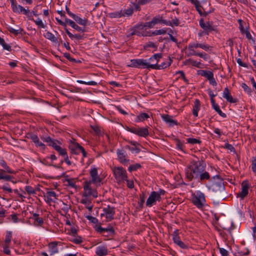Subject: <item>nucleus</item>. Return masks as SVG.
<instances>
[{
  "label": "nucleus",
  "instance_id": "1",
  "mask_svg": "<svg viewBox=\"0 0 256 256\" xmlns=\"http://www.w3.org/2000/svg\"><path fill=\"white\" fill-rule=\"evenodd\" d=\"M206 166V163L202 160H192L186 170V178L189 180L197 179L200 172H204Z\"/></svg>",
  "mask_w": 256,
  "mask_h": 256
},
{
  "label": "nucleus",
  "instance_id": "2",
  "mask_svg": "<svg viewBox=\"0 0 256 256\" xmlns=\"http://www.w3.org/2000/svg\"><path fill=\"white\" fill-rule=\"evenodd\" d=\"M212 179L214 180L212 182L210 186L208 187L209 190L212 191L214 195L224 198L225 188L222 179L218 175L214 176Z\"/></svg>",
  "mask_w": 256,
  "mask_h": 256
},
{
  "label": "nucleus",
  "instance_id": "3",
  "mask_svg": "<svg viewBox=\"0 0 256 256\" xmlns=\"http://www.w3.org/2000/svg\"><path fill=\"white\" fill-rule=\"evenodd\" d=\"M0 165L4 169H0V180H3L6 181H10L13 184H16V181L14 180V178L10 175L6 174V172L9 174H16V172L12 170L6 164L4 160H0Z\"/></svg>",
  "mask_w": 256,
  "mask_h": 256
},
{
  "label": "nucleus",
  "instance_id": "4",
  "mask_svg": "<svg viewBox=\"0 0 256 256\" xmlns=\"http://www.w3.org/2000/svg\"><path fill=\"white\" fill-rule=\"evenodd\" d=\"M40 6V5L38 4L36 5L34 8L33 10L30 12L28 8L26 9L20 5L16 4L12 8V10L14 13H18L19 14H23L26 16L28 18H30L32 16V14L34 16H38V8Z\"/></svg>",
  "mask_w": 256,
  "mask_h": 256
},
{
  "label": "nucleus",
  "instance_id": "5",
  "mask_svg": "<svg viewBox=\"0 0 256 256\" xmlns=\"http://www.w3.org/2000/svg\"><path fill=\"white\" fill-rule=\"evenodd\" d=\"M192 204L198 208H202L204 206L206 202L204 194L200 192H198L196 194L192 195Z\"/></svg>",
  "mask_w": 256,
  "mask_h": 256
},
{
  "label": "nucleus",
  "instance_id": "6",
  "mask_svg": "<svg viewBox=\"0 0 256 256\" xmlns=\"http://www.w3.org/2000/svg\"><path fill=\"white\" fill-rule=\"evenodd\" d=\"M112 172L115 178L119 181L126 180L127 174L126 170L122 167H114Z\"/></svg>",
  "mask_w": 256,
  "mask_h": 256
},
{
  "label": "nucleus",
  "instance_id": "7",
  "mask_svg": "<svg viewBox=\"0 0 256 256\" xmlns=\"http://www.w3.org/2000/svg\"><path fill=\"white\" fill-rule=\"evenodd\" d=\"M95 230L98 232L106 237L112 236L115 234L114 228L110 226L106 228H103L100 225H96Z\"/></svg>",
  "mask_w": 256,
  "mask_h": 256
},
{
  "label": "nucleus",
  "instance_id": "8",
  "mask_svg": "<svg viewBox=\"0 0 256 256\" xmlns=\"http://www.w3.org/2000/svg\"><path fill=\"white\" fill-rule=\"evenodd\" d=\"M126 130L140 136L146 138L149 134L148 128L126 127Z\"/></svg>",
  "mask_w": 256,
  "mask_h": 256
},
{
  "label": "nucleus",
  "instance_id": "9",
  "mask_svg": "<svg viewBox=\"0 0 256 256\" xmlns=\"http://www.w3.org/2000/svg\"><path fill=\"white\" fill-rule=\"evenodd\" d=\"M91 177V180L86 181L90 184H94L96 186H100V183L102 182V179L98 175V170L96 168H92L90 172Z\"/></svg>",
  "mask_w": 256,
  "mask_h": 256
},
{
  "label": "nucleus",
  "instance_id": "10",
  "mask_svg": "<svg viewBox=\"0 0 256 256\" xmlns=\"http://www.w3.org/2000/svg\"><path fill=\"white\" fill-rule=\"evenodd\" d=\"M148 66H150V64L146 62V60L143 59L132 60L130 64L128 65V66L134 68H150Z\"/></svg>",
  "mask_w": 256,
  "mask_h": 256
},
{
  "label": "nucleus",
  "instance_id": "11",
  "mask_svg": "<svg viewBox=\"0 0 256 256\" xmlns=\"http://www.w3.org/2000/svg\"><path fill=\"white\" fill-rule=\"evenodd\" d=\"M104 213L101 214V216H106V222H110L114 220L115 214V208L108 205L103 208Z\"/></svg>",
  "mask_w": 256,
  "mask_h": 256
},
{
  "label": "nucleus",
  "instance_id": "12",
  "mask_svg": "<svg viewBox=\"0 0 256 256\" xmlns=\"http://www.w3.org/2000/svg\"><path fill=\"white\" fill-rule=\"evenodd\" d=\"M92 184L84 182V196H92L94 198H97L98 193L95 189H92L90 186Z\"/></svg>",
  "mask_w": 256,
  "mask_h": 256
},
{
  "label": "nucleus",
  "instance_id": "13",
  "mask_svg": "<svg viewBox=\"0 0 256 256\" xmlns=\"http://www.w3.org/2000/svg\"><path fill=\"white\" fill-rule=\"evenodd\" d=\"M161 200V196H159L157 192L152 191L146 201V205L148 207H151L156 204V201L160 202Z\"/></svg>",
  "mask_w": 256,
  "mask_h": 256
},
{
  "label": "nucleus",
  "instance_id": "14",
  "mask_svg": "<svg viewBox=\"0 0 256 256\" xmlns=\"http://www.w3.org/2000/svg\"><path fill=\"white\" fill-rule=\"evenodd\" d=\"M249 188L248 181H243L242 183V191L237 194V196L243 200L248 194Z\"/></svg>",
  "mask_w": 256,
  "mask_h": 256
},
{
  "label": "nucleus",
  "instance_id": "15",
  "mask_svg": "<svg viewBox=\"0 0 256 256\" xmlns=\"http://www.w3.org/2000/svg\"><path fill=\"white\" fill-rule=\"evenodd\" d=\"M172 236L174 243L178 246L180 248L183 249H186L188 248V246L184 244V242L180 240V238L178 236V230H176L174 231L172 234Z\"/></svg>",
  "mask_w": 256,
  "mask_h": 256
},
{
  "label": "nucleus",
  "instance_id": "16",
  "mask_svg": "<svg viewBox=\"0 0 256 256\" xmlns=\"http://www.w3.org/2000/svg\"><path fill=\"white\" fill-rule=\"evenodd\" d=\"M169 61L162 62L160 64H158V61L157 60L155 64H150V66H148L150 67V68L154 69V70H160L165 68L168 66H169L172 62V60L171 58L168 57Z\"/></svg>",
  "mask_w": 256,
  "mask_h": 256
},
{
  "label": "nucleus",
  "instance_id": "17",
  "mask_svg": "<svg viewBox=\"0 0 256 256\" xmlns=\"http://www.w3.org/2000/svg\"><path fill=\"white\" fill-rule=\"evenodd\" d=\"M42 138L44 142H47L49 146L52 147L55 150H56V147L60 146L57 145V144H61L59 141L52 139L50 136L44 137Z\"/></svg>",
  "mask_w": 256,
  "mask_h": 256
},
{
  "label": "nucleus",
  "instance_id": "18",
  "mask_svg": "<svg viewBox=\"0 0 256 256\" xmlns=\"http://www.w3.org/2000/svg\"><path fill=\"white\" fill-rule=\"evenodd\" d=\"M28 138H30L34 143L36 146L41 147L44 150L45 149L46 146L42 142L40 141L37 135L32 133H30L28 134Z\"/></svg>",
  "mask_w": 256,
  "mask_h": 256
},
{
  "label": "nucleus",
  "instance_id": "19",
  "mask_svg": "<svg viewBox=\"0 0 256 256\" xmlns=\"http://www.w3.org/2000/svg\"><path fill=\"white\" fill-rule=\"evenodd\" d=\"M223 97L225 98L226 100L231 103H236L238 100L236 98H233L231 96L228 88L226 87L224 88L223 92Z\"/></svg>",
  "mask_w": 256,
  "mask_h": 256
},
{
  "label": "nucleus",
  "instance_id": "20",
  "mask_svg": "<svg viewBox=\"0 0 256 256\" xmlns=\"http://www.w3.org/2000/svg\"><path fill=\"white\" fill-rule=\"evenodd\" d=\"M172 116L168 114H162V118L166 123L168 124L170 126L178 125V122L172 119Z\"/></svg>",
  "mask_w": 256,
  "mask_h": 256
},
{
  "label": "nucleus",
  "instance_id": "21",
  "mask_svg": "<svg viewBox=\"0 0 256 256\" xmlns=\"http://www.w3.org/2000/svg\"><path fill=\"white\" fill-rule=\"evenodd\" d=\"M58 242H52L48 244V247L50 255L54 254L58 252Z\"/></svg>",
  "mask_w": 256,
  "mask_h": 256
},
{
  "label": "nucleus",
  "instance_id": "22",
  "mask_svg": "<svg viewBox=\"0 0 256 256\" xmlns=\"http://www.w3.org/2000/svg\"><path fill=\"white\" fill-rule=\"evenodd\" d=\"M200 25L204 30L208 32L214 30L212 26H210L208 22L204 23L202 18L200 19Z\"/></svg>",
  "mask_w": 256,
  "mask_h": 256
},
{
  "label": "nucleus",
  "instance_id": "23",
  "mask_svg": "<svg viewBox=\"0 0 256 256\" xmlns=\"http://www.w3.org/2000/svg\"><path fill=\"white\" fill-rule=\"evenodd\" d=\"M66 22L67 24H68L73 28L75 29L78 32H84L86 31L85 28H82L79 26L74 21H72L70 19L66 18Z\"/></svg>",
  "mask_w": 256,
  "mask_h": 256
},
{
  "label": "nucleus",
  "instance_id": "24",
  "mask_svg": "<svg viewBox=\"0 0 256 256\" xmlns=\"http://www.w3.org/2000/svg\"><path fill=\"white\" fill-rule=\"evenodd\" d=\"M210 46L208 44H188V48H201L205 50H208Z\"/></svg>",
  "mask_w": 256,
  "mask_h": 256
},
{
  "label": "nucleus",
  "instance_id": "25",
  "mask_svg": "<svg viewBox=\"0 0 256 256\" xmlns=\"http://www.w3.org/2000/svg\"><path fill=\"white\" fill-rule=\"evenodd\" d=\"M200 102L199 100L196 99L194 102V106L192 108V114L196 117L198 116V112L200 109Z\"/></svg>",
  "mask_w": 256,
  "mask_h": 256
},
{
  "label": "nucleus",
  "instance_id": "26",
  "mask_svg": "<svg viewBox=\"0 0 256 256\" xmlns=\"http://www.w3.org/2000/svg\"><path fill=\"white\" fill-rule=\"evenodd\" d=\"M96 253L98 256H104L108 254V249L106 246H98Z\"/></svg>",
  "mask_w": 256,
  "mask_h": 256
},
{
  "label": "nucleus",
  "instance_id": "27",
  "mask_svg": "<svg viewBox=\"0 0 256 256\" xmlns=\"http://www.w3.org/2000/svg\"><path fill=\"white\" fill-rule=\"evenodd\" d=\"M78 146H82L78 143L74 142L72 145L70 146L69 148L72 154H78L80 152V149L78 148Z\"/></svg>",
  "mask_w": 256,
  "mask_h": 256
},
{
  "label": "nucleus",
  "instance_id": "28",
  "mask_svg": "<svg viewBox=\"0 0 256 256\" xmlns=\"http://www.w3.org/2000/svg\"><path fill=\"white\" fill-rule=\"evenodd\" d=\"M117 154L120 162L122 164L128 162L129 160L126 158V154L122 150H118Z\"/></svg>",
  "mask_w": 256,
  "mask_h": 256
},
{
  "label": "nucleus",
  "instance_id": "29",
  "mask_svg": "<svg viewBox=\"0 0 256 256\" xmlns=\"http://www.w3.org/2000/svg\"><path fill=\"white\" fill-rule=\"evenodd\" d=\"M199 74H200L202 76H204L208 80L210 79L212 77L214 76V74L212 72L206 70H201L199 71Z\"/></svg>",
  "mask_w": 256,
  "mask_h": 256
},
{
  "label": "nucleus",
  "instance_id": "30",
  "mask_svg": "<svg viewBox=\"0 0 256 256\" xmlns=\"http://www.w3.org/2000/svg\"><path fill=\"white\" fill-rule=\"evenodd\" d=\"M210 176L209 173L204 170V172L200 173L198 178L200 179V182H204L206 180H210Z\"/></svg>",
  "mask_w": 256,
  "mask_h": 256
},
{
  "label": "nucleus",
  "instance_id": "31",
  "mask_svg": "<svg viewBox=\"0 0 256 256\" xmlns=\"http://www.w3.org/2000/svg\"><path fill=\"white\" fill-rule=\"evenodd\" d=\"M72 18L80 25L85 26L88 24V21L86 18L82 19L76 14Z\"/></svg>",
  "mask_w": 256,
  "mask_h": 256
},
{
  "label": "nucleus",
  "instance_id": "32",
  "mask_svg": "<svg viewBox=\"0 0 256 256\" xmlns=\"http://www.w3.org/2000/svg\"><path fill=\"white\" fill-rule=\"evenodd\" d=\"M184 64L185 65H192V66H196V68H200V62H198L196 60H193L192 59L190 58L188 60H186L184 62Z\"/></svg>",
  "mask_w": 256,
  "mask_h": 256
},
{
  "label": "nucleus",
  "instance_id": "33",
  "mask_svg": "<svg viewBox=\"0 0 256 256\" xmlns=\"http://www.w3.org/2000/svg\"><path fill=\"white\" fill-rule=\"evenodd\" d=\"M8 30L10 33L14 34V36H17L19 34H25V32H24V29L22 28H20L18 30H16L12 28H8Z\"/></svg>",
  "mask_w": 256,
  "mask_h": 256
},
{
  "label": "nucleus",
  "instance_id": "34",
  "mask_svg": "<svg viewBox=\"0 0 256 256\" xmlns=\"http://www.w3.org/2000/svg\"><path fill=\"white\" fill-rule=\"evenodd\" d=\"M196 10L198 12V14L203 16H206L210 12H206L204 11V12L202 11V7L198 4H196L195 5Z\"/></svg>",
  "mask_w": 256,
  "mask_h": 256
},
{
  "label": "nucleus",
  "instance_id": "35",
  "mask_svg": "<svg viewBox=\"0 0 256 256\" xmlns=\"http://www.w3.org/2000/svg\"><path fill=\"white\" fill-rule=\"evenodd\" d=\"M44 36L50 40H51L52 42H58V38H56L52 32H46Z\"/></svg>",
  "mask_w": 256,
  "mask_h": 256
},
{
  "label": "nucleus",
  "instance_id": "36",
  "mask_svg": "<svg viewBox=\"0 0 256 256\" xmlns=\"http://www.w3.org/2000/svg\"><path fill=\"white\" fill-rule=\"evenodd\" d=\"M149 118L150 116L147 113L142 112L137 116L136 122H143Z\"/></svg>",
  "mask_w": 256,
  "mask_h": 256
},
{
  "label": "nucleus",
  "instance_id": "37",
  "mask_svg": "<svg viewBox=\"0 0 256 256\" xmlns=\"http://www.w3.org/2000/svg\"><path fill=\"white\" fill-rule=\"evenodd\" d=\"M139 30H142V27L141 28H137V26H136L132 30V32L130 34L131 36H133L134 34H136L138 36H146V34H142L140 31Z\"/></svg>",
  "mask_w": 256,
  "mask_h": 256
},
{
  "label": "nucleus",
  "instance_id": "38",
  "mask_svg": "<svg viewBox=\"0 0 256 256\" xmlns=\"http://www.w3.org/2000/svg\"><path fill=\"white\" fill-rule=\"evenodd\" d=\"M12 238V232L8 231L6 233V239L4 240V244L6 245H10L11 240Z\"/></svg>",
  "mask_w": 256,
  "mask_h": 256
},
{
  "label": "nucleus",
  "instance_id": "39",
  "mask_svg": "<svg viewBox=\"0 0 256 256\" xmlns=\"http://www.w3.org/2000/svg\"><path fill=\"white\" fill-rule=\"evenodd\" d=\"M134 12V9L132 8H130L126 10H122V16H131Z\"/></svg>",
  "mask_w": 256,
  "mask_h": 256
},
{
  "label": "nucleus",
  "instance_id": "40",
  "mask_svg": "<svg viewBox=\"0 0 256 256\" xmlns=\"http://www.w3.org/2000/svg\"><path fill=\"white\" fill-rule=\"evenodd\" d=\"M109 16L111 18H119L122 16V10L119 12H113L109 14Z\"/></svg>",
  "mask_w": 256,
  "mask_h": 256
},
{
  "label": "nucleus",
  "instance_id": "41",
  "mask_svg": "<svg viewBox=\"0 0 256 256\" xmlns=\"http://www.w3.org/2000/svg\"><path fill=\"white\" fill-rule=\"evenodd\" d=\"M141 27H142V30L144 28H146V27H148V28H152L154 27V25L151 20L150 22H145L144 24L137 25V28H141Z\"/></svg>",
  "mask_w": 256,
  "mask_h": 256
},
{
  "label": "nucleus",
  "instance_id": "42",
  "mask_svg": "<svg viewBox=\"0 0 256 256\" xmlns=\"http://www.w3.org/2000/svg\"><path fill=\"white\" fill-rule=\"evenodd\" d=\"M141 165L140 164H134L130 165L128 168V170L131 172L132 171L136 170L138 169L141 168Z\"/></svg>",
  "mask_w": 256,
  "mask_h": 256
},
{
  "label": "nucleus",
  "instance_id": "43",
  "mask_svg": "<svg viewBox=\"0 0 256 256\" xmlns=\"http://www.w3.org/2000/svg\"><path fill=\"white\" fill-rule=\"evenodd\" d=\"M186 141L188 143L192 144H200L202 142L200 140L195 138H188L186 139Z\"/></svg>",
  "mask_w": 256,
  "mask_h": 256
},
{
  "label": "nucleus",
  "instance_id": "44",
  "mask_svg": "<svg viewBox=\"0 0 256 256\" xmlns=\"http://www.w3.org/2000/svg\"><path fill=\"white\" fill-rule=\"evenodd\" d=\"M242 87L243 88L244 90L246 92L249 96L252 95V90L250 88H249L246 84L245 83H242Z\"/></svg>",
  "mask_w": 256,
  "mask_h": 256
},
{
  "label": "nucleus",
  "instance_id": "45",
  "mask_svg": "<svg viewBox=\"0 0 256 256\" xmlns=\"http://www.w3.org/2000/svg\"><path fill=\"white\" fill-rule=\"evenodd\" d=\"M34 224L36 226H41L44 224L43 219L42 218L38 217L34 220Z\"/></svg>",
  "mask_w": 256,
  "mask_h": 256
},
{
  "label": "nucleus",
  "instance_id": "46",
  "mask_svg": "<svg viewBox=\"0 0 256 256\" xmlns=\"http://www.w3.org/2000/svg\"><path fill=\"white\" fill-rule=\"evenodd\" d=\"M59 154L60 155L64 156L67 154L66 150L65 148H62L60 146L59 147H56V150Z\"/></svg>",
  "mask_w": 256,
  "mask_h": 256
},
{
  "label": "nucleus",
  "instance_id": "47",
  "mask_svg": "<svg viewBox=\"0 0 256 256\" xmlns=\"http://www.w3.org/2000/svg\"><path fill=\"white\" fill-rule=\"evenodd\" d=\"M140 201L138 202V205L140 207L142 208L145 202V194L144 192L140 194Z\"/></svg>",
  "mask_w": 256,
  "mask_h": 256
},
{
  "label": "nucleus",
  "instance_id": "48",
  "mask_svg": "<svg viewBox=\"0 0 256 256\" xmlns=\"http://www.w3.org/2000/svg\"><path fill=\"white\" fill-rule=\"evenodd\" d=\"M76 82L81 84H84L87 85H90V86H96L97 85V82L94 81H90V82H84L81 80H77Z\"/></svg>",
  "mask_w": 256,
  "mask_h": 256
},
{
  "label": "nucleus",
  "instance_id": "49",
  "mask_svg": "<svg viewBox=\"0 0 256 256\" xmlns=\"http://www.w3.org/2000/svg\"><path fill=\"white\" fill-rule=\"evenodd\" d=\"M25 190L28 194H35L36 193V190L30 186H27L25 187Z\"/></svg>",
  "mask_w": 256,
  "mask_h": 256
},
{
  "label": "nucleus",
  "instance_id": "50",
  "mask_svg": "<svg viewBox=\"0 0 256 256\" xmlns=\"http://www.w3.org/2000/svg\"><path fill=\"white\" fill-rule=\"evenodd\" d=\"M91 128L94 130L95 134L96 135H100L101 134V130L100 126H90Z\"/></svg>",
  "mask_w": 256,
  "mask_h": 256
},
{
  "label": "nucleus",
  "instance_id": "51",
  "mask_svg": "<svg viewBox=\"0 0 256 256\" xmlns=\"http://www.w3.org/2000/svg\"><path fill=\"white\" fill-rule=\"evenodd\" d=\"M162 20V17L158 16L156 17H154L152 20V24L154 26L156 25V24H158V23H160V21Z\"/></svg>",
  "mask_w": 256,
  "mask_h": 256
},
{
  "label": "nucleus",
  "instance_id": "52",
  "mask_svg": "<svg viewBox=\"0 0 256 256\" xmlns=\"http://www.w3.org/2000/svg\"><path fill=\"white\" fill-rule=\"evenodd\" d=\"M162 54H154L152 57H151L150 58V60L151 62L154 61V60H156V62L158 60V62L159 60L162 58Z\"/></svg>",
  "mask_w": 256,
  "mask_h": 256
},
{
  "label": "nucleus",
  "instance_id": "53",
  "mask_svg": "<svg viewBox=\"0 0 256 256\" xmlns=\"http://www.w3.org/2000/svg\"><path fill=\"white\" fill-rule=\"evenodd\" d=\"M166 33V30L164 29H161L159 30H156L153 32L152 34L148 35L149 36H151L152 35H160V34H164Z\"/></svg>",
  "mask_w": 256,
  "mask_h": 256
},
{
  "label": "nucleus",
  "instance_id": "54",
  "mask_svg": "<svg viewBox=\"0 0 256 256\" xmlns=\"http://www.w3.org/2000/svg\"><path fill=\"white\" fill-rule=\"evenodd\" d=\"M126 148L130 150L132 152H135L136 153H139L140 152V149L136 146L130 147L129 146H126Z\"/></svg>",
  "mask_w": 256,
  "mask_h": 256
},
{
  "label": "nucleus",
  "instance_id": "55",
  "mask_svg": "<svg viewBox=\"0 0 256 256\" xmlns=\"http://www.w3.org/2000/svg\"><path fill=\"white\" fill-rule=\"evenodd\" d=\"M66 181L68 182V185L73 188H76V186L75 184L74 179H66Z\"/></svg>",
  "mask_w": 256,
  "mask_h": 256
},
{
  "label": "nucleus",
  "instance_id": "56",
  "mask_svg": "<svg viewBox=\"0 0 256 256\" xmlns=\"http://www.w3.org/2000/svg\"><path fill=\"white\" fill-rule=\"evenodd\" d=\"M225 148H226L230 150L231 152H234V153H236V150L230 144L228 143H226L225 144L224 147Z\"/></svg>",
  "mask_w": 256,
  "mask_h": 256
},
{
  "label": "nucleus",
  "instance_id": "57",
  "mask_svg": "<svg viewBox=\"0 0 256 256\" xmlns=\"http://www.w3.org/2000/svg\"><path fill=\"white\" fill-rule=\"evenodd\" d=\"M86 218L89 220L93 224H97L98 223V220L94 217H93L91 216H86Z\"/></svg>",
  "mask_w": 256,
  "mask_h": 256
},
{
  "label": "nucleus",
  "instance_id": "58",
  "mask_svg": "<svg viewBox=\"0 0 256 256\" xmlns=\"http://www.w3.org/2000/svg\"><path fill=\"white\" fill-rule=\"evenodd\" d=\"M32 20L34 21L35 24L38 25V26H40L41 28H44L45 25L42 22V20H40V18H38L37 20H35L33 18H32Z\"/></svg>",
  "mask_w": 256,
  "mask_h": 256
},
{
  "label": "nucleus",
  "instance_id": "59",
  "mask_svg": "<svg viewBox=\"0 0 256 256\" xmlns=\"http://www.w3.org/2000/svg\"><path fill=\"white\" fill-rule=\"evenodd\" d=\"M9 246H10V245H6L5 244H4V245L3 246V248H4L3 252L5 254H6L8 255L10 254V250L9 249Z\"/></svg>",
  "mask_w": 256,
  "mask_h": 256
},
{
  "label": "nucleus",
  "instance_id": "60",
  "mask_svg": "<svg viewBox=\"0 0 256 256\" xmlns=\"http://www.w3.org/2000/svg\"><path fill=\"white\" fill-rule=\"evenodd\" d=\"M74 243L76 244H80L82 242V238L80 236H77L72 240Z\"/></svg>",
  "mask_w": 256,
  "mask_h": 256
},
{
  "label": "nucleus",
  "instance_id": "61",
  "mask_svg": "<svg viewBox=\"0 0 256 256\" xmlns=\"http://www.w3.org/2000/svg\"><path fill=\"white\" fill-rule=\"evenodd\" d=\"M238 22L239 24H240V32L242 34H244V33L246 32V30H244V26L242 25L243 21L242 20L239 19L238 20Z\"/></svg>",
  "mask_w": 256,
  "mask_h": 256
},
{
  "label": "nucleus",
  "instance_id": "62",
  "mask_svg": "<svg viewBox=\"0 0 256 256\" xmlns=\"http://www.w3.org/2000/svg\"><path fill=\"white\" fill-rule=\"evenodd\" d=\"M45 197H50V198H51V197H54V198L56 199V193L54 192V191H48L47 192H46V196H44Z\"/></svg>",
  "mask_w": 256,
  "mask_h": 256
},
{
  "label": "nucleus",
  "instance_id": "63",
  "mask_svg": "<svg viewBox=\"0 0 256 256\" xmlns=\"http://www.w3.org/2000/svg\"><path fill=\"white\" fill-rule=\"evenodd\" d=\"M220 252L222 256H228V252L224 248H220Z\"/></svg>",
  "mask_w": 256,
  "mask_h": 256
},
{
  "label": "nucleus",
  "instance_id": "64",
  "mask_svg": "<svg viewBox=\"0 0 256 256\" xmlns=\"http://www.w3.org/2000/svg\"><path fill=\"white\" fill-rule=\"evenodd\" d=\"M252 168L254 172H256V158H254L252 160Z\"/></svg>",
  "mask_w": 256,
  "mask_h": 256
}]
</instances>
